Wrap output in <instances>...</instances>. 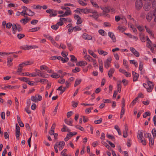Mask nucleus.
Here are the masks:
<instances>
[{
  "label": "nucleus",
  "mask_w": 156,
  "mask_h": 156,
  "mask_svg": "<svg viewBox=\"0 0 156 156\" xmlns=\"http://www.w3.org/2000/svg\"><path fill=\"white\" fill-rule=\"evenodd\" d=\"M65 145V143L64 141L57 142L54 145V148L55 152L57 153L58 152L57 148H59V150H62L64 147Z\"/></svg>",
  "instance_id": "nucleus-1"
},
{
  "label": "nucleus",
  "mask_w": 156,
  "mask_h": 156,
  "mask_svg": "<svg viewBox=\"0 0 156 156\" xmlns=\"http://www.w3.org/2000/svg\"><path fill=\"white\" fill-rule=\"evenodd\" d=\"M42 99V97L38 94L36 95L35 96H32L31 97V100L34 102H37L38 101H41Z\"/></svg>",
  "instance_id": "nucleus-2"
},
{
  "label": "nucleus",
  "mask_w": 156,
  "mask_h": 156,
  "mask_svg": "<svg viewBox=\"0 0 156 156\" xmlns=\"http://www.w3.org/2000/svg\"><path fill=\"white\" fill-rule=\"evenodd\" d=\"M44 36L50 40L52 44L56 47H58V44L53 39V38L49 35L44 34Z\"/></svg>",
  "instance_id": "nucleus-3"
},
{
  "label": "nucleus",
  "mask_w": 156,
  "mask_h": 156,
  "mask_svg": "<svg viewBox=\"0 0 156 156\" xmlns=\"http://www.w3.org/2000/svg\"><path fill=\"white\" fill-rule=\"evenodd\" d=\"M91 14L89 15L88 16L92 17L95 20H97L98 17L101 16V14H99L98 12L96 11L92 10V12H91Z\"/></svg>",
  "instance_id": "nucleus-4"
},
{
  "label": "nucleus",
  "mask_w": 156,
  "mask_h": 156,
  "mask_svg": "<svg viewBox=\"0 0 156 156\" xmlns=\"http://www.w3.org/2000/svg\"><path fill=\"white\" fill-rule=\"evenodd\" d=\"M112 60V59L111 57H109L104 62V66L105 68L108 69L111 66V63Z\"/></svg>",
  "instance_id": "nucleus-5"
},
{
  "label": "nucleus",
  "mask_w": 156,
  "mask_h": 156,
  "mask_svg": "<svg viewBox=\"0 0 156 156\" xmlns=\"http://www.w3.org/2000/svg\"><path fill=\"white\" fill-rule=\"evenodd\" d=\"M19 86H13L10 85H7L4 86L3 87L2 89L5 90H13L16 88H19Z\"/></svg>",
  "instance_id": "nucleus-6"
},
{
  "label": "nucleus",
  "mask_w": 156,
  "mask_h": 156,
  "mask_svg": "<svg viewBox=\"0 0 156 156\" xmlns=\"http://www.w3.org/2000/svg\"><path fill=\"white\" fill-rule=\"evenodd\" d=\"M143 3L141 0H137L135 3V7L136 9H140L142 7Z\"/></svg>",
  "instance_id": "nucleus-7"
},
{
  "label": "nucleus",
  "mask_w": 156,
  "mask_h": 156,
  "mask_svg": "<svg viewBox=\"0 0 156 156\" xmlns=\"http://www.w3.org/2000/svg\"><path fill=\"white\" fill-rule=\"evenodd\" d=\"M145 1H147L148 3H145L144 4V9L145 11H148L151 8V5L152 2H150L149 1H147V0H146Z\"/></svg>",
  "instance_id": "nucleus-8"
},
{
  "label": "nucleus",
  "mask_w": 156,
  "mask_h": 156,
  "mask_svg": "<svg viewBox=\"0 0 156 156\" xmlns=\"http://www.w3.org/2000/svg\"><path fill=\"white\" fill-rule=\"evenodd\" d=\"M21 49L24 50H29L32 48H37V47L35 45V46H29L28 45H25L23 46H22L21 47Z\"/></svg>",
  "instance_id": "nucleus-9"
},
{
  "label": "nucleus",
  "mask_w": 156,
  "mask_h": 156,
  "mask_svg": "<svg viewBox=\"0 0 156 156\" xmlns=\"http://www.w3.org/2000/svg\"><path fill=\"white\" fill-rule=\"evenodd\" d=\"M130 50L133 55L136 57H139L140 56L139 52L137 51L134 48L131 47L130 48Z\"/></svg>",
  "instance_id": "nucleus-10"
},
{
  "label": "nucleus",
  "mask_w": 156,
  "mask_h": 156,
  "mask_svg": "<svg viewBox=\"0 0 156 156\" xmlns=\"http://www.w3.org/2000/svg\"><path fill=\"white\" fill-rule=\"evenodd\" d=\"M82 37L83 39L87 40H91L92 39V37L91 36L88 35L86 33H84Z\"/></svg>",
  "instance_id": "nucleus-11"
},
{
  "label": "nucleus",
  "mask_w": 156,
  "mask_h": 156,
  "mask_svg": "<svg viewBox=\"0 0 156 156\" xmlns=\"http://www.w3.org/2000/svg\"><path fill=\"white\" fill-rule=\"evenodd\" d=\"M74 18L77 20L76 24H80L82 22L81 18L77 15L75 14L74 15Z\"/></svg>",
  "instance_id": "nucleus-12"
},
{
  "label": "nucleus",
  "mask_w": 156,
  "mask_h": 156,
  "mask_svg": "<svg viewBox=\"0 0 156 156\" xmlns=\"http://www.w3.org/2000/svg\"><path fill=\"white\" fill-rule=\"evenodd\" d=\"M133 76V81H136L138 80L139 77V74L134 71L132 72Z\"/></svg>",
  "instance_id": "nucleus-13"
},
{
  "label": "nucleus",
  "mask_w": 156,
  "mask_h": 156,
  "mask_svg": "<svg viewBox=\"0 0 156 156\" xmlns=\"http://www.w3.org/2000/svg\"><path fill=\"white\" fill-rule=\"evenodd\" d=\"M71 14V11L70 10V9H68L65 12L64 14H62L61 15L58 16L59 17H64L65 16H67L69 15H70Z\"/></svg>",
  "instance_id": "nucleus-14"
},
{
  "label": "nucleus",
  "mask_w": 156,
  "mask_h": 156,
  "mask_svg": "<svg viewBox=\"0 0 156 156\" xmlns=\"http://www.w3.org/2000/svg\"><path fill=\"white\" fill-rule=\"evenodd\" d=\"M108 36L111 38L113 42L116 41V39L114 34L112 32H109L108 33Z\"/></svg>",
  "instance_id": "nucleus-15"
},
{
  "label": "nucleus",
  "mask_w": 156,
  "mask_h": 156,
  "mask_svg": "<svg viewBox=\"0 0 156 156\" xmlns=\"http://www.w3.org/2000/svg\"><path fill=\"white\" fill-rule=\"evenodd\" d=\"M7 65L9 66H12V61L13 60V59L12 58H10L9 57H8L7 58Z\"/></svg>",
  "instance_id": "nucleus-16"
},
{
  "label": "nucleus",
  "mask_w": 156,
  "mask_h": 156,
  "mask_svg": "<svg viewBox=\"0 0 156 156\" xmlns=\"http://www.w3.org/2000/svg\"><path fill=\"white\" fill-rule=\"evenodd\" d=\"M115 69L114 68H111L108 71V75L110 78L112 77V74L114 73Z\"/></svg>",
  "instance_id": "nucleus-17"
},
{
  "label": "nucleus",
  "mask_w": 156,
  "mask_h": 156,
  "mask_svg": "<svg viewBox=\"0 0 156 156\" xmlns=\"http://www.w3.org/2000/svg\"><path fill=\"white\" fill-rule=\"evenodd\" d=\"M55 126L56 124L55 123H54L51 127L50 131L49 132V133L51 135H52L54 133V129L55 128Z\"/></svg>",
  "instance_id": "nucleus-18"
},
{
  "label": "nucleus",
  "mask_w": 156,
  "mask_h": 156,
  "mask_svg": "<svg viewBox=\"0 0 156 156\" xmlns=\"http://www.w3.org/2000/svg\"><path fill=\"white\" fill-rule=\"evenodd\" d=\"M98 51L100 55H102L104 56L106 55L108 53L107 51L99 49L98 50Z\"/></svg>",
  "instance_id": "nucleus-19"
},
{
  "label": "nucleus",
  "mask_w": 156,
  "mask_h": 156,
  "mask_svg": "<svg viewBox=\"0 0 156 156\" xmlns=\"http://www.w3.org/2000/svg\"><path fill=\"white\" fill-rule=\"evenodd\" d=\"M87 64V63L85 61H81L78 62L77 65L82 66H85Z\"/></svg>",
  "instance_id": "nucleus-20"
},
{
  "label": "nucleus",
  "mask_w": 156,
  "mask_h": 156,
  "mask_svg": "<svg viewBox=\"0 0 156 156\" xmlns=\"http://www.w3.org/2000/svg\"><path fill=\"white\" fill-rule=\"evenodd\" d=\"M152 43L151 41L150 40L149 38L147 39V41L146 42V47L149 48L152 46Z\"/></svg>",
  "instance_id": "nucleus-21"
},
{
  "label": "nucleus",
  "mask_w": 156,
  "mask_h": 156,
  "mask_svg": "<svg viewBox=\"0 0 156 156\" xmlns=\"http://www.w3.org/2000/svg\"><path fill=\"white\" fill-rule=\"evenodd\" d=\"M40 82L41 83L45 84L48 83V80L44 79H40V80L36 81V82L38 83Z\"/></svg>",
  "instance_id": "nucleus-22"
},
{
  "label": "nucleus",
  "mask_w": 156,
  "mask_h": 156,
  "mask_svg": "<svg viewBox=\"0 0 156 156\" xmlns=\"http://www.w3.org/2000/svg\"><path fill=\"white\" fill-rule=\"evenodd\" d=\"M84 58L86 60H87L89 62H91V60H92V58L90 55H88L87 54L85 55L84 56Z\"/></svg>",
  "instance_id": "nucleus-23"
},
{
  "label": "nucleus",
  "mask_w": 156,
  "mask_h": 156,
  "mask_svg": "<svg viewBox=\"0 0 156 156\" xmlns=\"http://www.w3.org/2000/svg\"><path fill=\"white\" fill-rule=\"evenodd\" d=\"M128 133V128L127 127H126L125 128V130L123 132V136L124 138L126 137Z\"/></svg>",
  "instance_id": "nucleus-24"
},
{
  "label": "nucleus",
  "mask_w": 156,
  "mask_h": 156,
  "mask_svg": "<svg viewBox=\"0 0 156 156\" xmlns=\"http://www.w3.org/2000/svg\"><path fill=\"white\" fill-rule=\"evenodd\" d=\"M88 52L94 58H98V56L97 55L94 53L91 50H88Z\"/></svg>",
  "instance_id": "nucleus-25"
},
{
  "label": "nucleus",
  "mask_w": 156,
  "mask_h": 156,
  "mask_svg": "<svg viewBox=\"0 0 156 156\" xmlns=\"http://www.w3.org/2000/svg\"><path fill=\"white\" fill-rule=\"evenodd\" d=\"M34 71L35 73H37V76H39L40 77H44L42 75V73L40 71L37 69H35Z\"/></svg>",
  "instance_id": "nucleus-26"
},
{
  "label": "nucleus",
  "mask_w": 156,
  "mask_h": 156,
  "mask_svg": "<svg viewBox=\"0 0 156 156\" xmlns=\"http://www.w3.org/2000/svg\"><path fill=\"white\" fill-rule=\"evenodd\" d=\"M152 13H151V12H149L147 15L146 16V18L147 20L148 21H150L152 18Z\"/></svg>",
  "instance_id": "nucleus-27"
},
{
  "label": "nucleus",
  "mask_w": 156,
  "mask_h": 156,
  "mask_svg": "<svg viewBox=\"0 0 156 156\" xmlns=\"http://www.w3.org/2000/svg\"><path fill=\"white\" fill-rule=\"evenodd\" d=\"M143 134L142 131L141 130L139 131L138 132L137 137L138 139H141L143 138Z\"/></svg>",
  "instance_id": "nucleus-28"
},
{
  "label": "nucleus",
  "mask_w": 156,
  "mask_h": 156,
  "mask_svg": "<svg viewBox=\"0 0 156 156\" xmlns=\"http://www.w3.org/2000/svg\"><path fill=\"white\" fill-rule=\"evenodd\" d=\"M61 130L63 132H65L66 131L69 132L70 130L65 125H63V127L61 129Z\"/></svg>",
  "instance_id": "nucleus-29"
},
{
  "label": "nucleus",
  "mask_w": 156,
  "mask_h": 156,
  "mask_svg": "<svg viewBox=\"0 0 156 156\" xmlns=\"http://www.w3.org/2000/svg\"><path fill=\"white\" fill-rule=\"evenodd\" d=\"M99 34L102 36H105L106 35V33L103 30L100 29L98 30Z\"/></svg>",
  "instance_id": "nucleus-30"
},
{
  "label": "nucleus",
  "mask_w": 156,
  "mask_h": 156,
  "mask_svg": "<svg viewBox=\"0 0 156 156\" xmlns=\"http://www.w3.org/2000/svg\"><path fill=\"white\" fill-rule=\"evenodd\" d=\"M149 48H150L151 51L152 53H155L154 48L156 50V44H152V46Z\"/></svg>",
  "instance_id": "nucleus-31"
},
{
  "label": "nucleus",
  "mask_w": 156,
  "mask_h": 156,
  "mask_svg": "<svg viewBox=\"0 0 156 156\" xmlns=\"http://www.w3.org/2000/svg\"><path fill=\"white\" fill-rule=\"evenodd\" d=\"M29 20L28 18H26L25 19H23L20 20V22L24 24L27 23Z\"/></svg>",
  "instance_id": "nucleus-32"
},
{
  "label": "nucleus",
  "mask_w": 156,
  "mask_h": 156,
  "mask_svg": "<svg viewBox=\"0 0 156 156\" xmlns=\"http://www.w3.org/2000/svg\"><path fill=\"white\" fill-rule=\"evenodd\" d=\"M40 29L39 27H36L34 28H31L29 30L30 32H34L39 30Z\"/></svg>",
  "instance_id": "nucleus-33"
},
{
  "label": "nucleus",
  "mask_w": 156,
  "mask_h": 156,
  "mask_svg": "<svg viewBox=\"0 0 156 156\" xmlns=\"http://www.w3.org/2000/svg\"><path fill=\"white\" fill-rule=\"evenodd\" d=\"M145 28L147 32H148L151 36H153V34L152 33V31L149 28H148L146 26H145Z\"/></svg>",
  "instance_id": "nucleus-34"
},
{
  "label": "nucleus",
  "mask_w": 156,
  "mask_h": 156,
  "mask_svg": "<svg viewBox=\"0 0 156 156\" xmlns=\"http://www.w3.org/2000/svg\"><path fill=\"white\" fill-rule=\"evenodd\" d=\"M27 11L28 12V13H27V16H32L34 15V12L32 11L30 9H28Z\"/></svg>",
  "instance_id": "nucleus-35"
},
{
  "label": "nucleus",
  "mask_w": 156,
  "mask_h": 156,
  "mask_svg": "<svg viewBox=\"0 0 156 156\" xmlns=\"http://www.w3.org/2000/svg\"><path fill=\"white\" fill-rule=\"evenodd\" d=\"M57 11H53L52 13H51L49 15V17H51L56 16L57 15Z\"/></svg>",
  "instance_id": "nucleus-36"
},
{
  "label": "nucleus",
  "mask_w": 156,
  "mask_h": 156,
  "mask_svg": "<svg viewBox=\"0 0 156 156\" xmlns=\"http://www.w3.org/2000/svg\"><path fill=\"white\" fill-rule=\"evenodd\" d=\"M73 31L76 32L77 31L81 30H82L81 28L78 26H75L73 27Z\"/></svg>",
  "instance_id": "nucleus-37"
},
{
  "label": "nucleus",
  "mask_w": 156,
  "mask_h": 156,
  "mask_svg": "<svg viewBox=\"0 0 156 156\" xmlns=\"http://www.w3.org/2000/svg\"><path fill=\"white\" fill-rule=\"evenodd\" d=\"M67 45L69 50L70 51H72L73 49V47L72 46V44L70 43H67Z\"/></svg>",
  "instance_id": "nucleus-38"
},
{
  "label": "nucleus",
  "mask_w": 156,
  "mask_h": 156,
  "mask_svg": "<svg viewBox=\"0 0 156 156\" xmlns=\"http://www.w3.org/2000/svg\"><path fill=\"white\" fill-rule=\"evenodd\" d=\"M65 122L66 124L68 125L71 126H72V124L73 123V121L72 120H68L66 119L65 121Z\"/></svg>",
  "instance_id": "nucleus-39"
},
{
  "label": "nucleus",
  "mask_w": 156,
  "mask_h": 156,
  "mask_svg": "<svg viewBox=\"0 0 156 156\" xmlns=\"http://www.w3.org/2000/svg\"><path fill=\"white\" fill-rule=\"evenodd\" d=\"M149 145L151 147H152L154 143V141L152 139L150 138L149 139Z\"/></svg>",
  "instance_id": "nucleus-40"
},
{
  "label": "nucleus",
  "mask_w": 156,
  "mask_h": 156,
  "mask_svg": "<svg viewBox=\"0 0 156 156\" xmlns=\"http://www.w3.org/2000/svg\"><path fill=\"white\" fill-rule=\"evenodd\" d=\"M51 77H52L53 78H59L60 76L57 73H53L52 74L51 76Z\"/></svg>",
  "instance_id": "nucleus-41"
},
{
  "label": "nucleus",
  "mask_w": 156,
  "mask_h": 156,
  "mask_svg": "<svg viewBox=\"0 0 156 156\" xmlns=\"http://www.w3.org/2000/svg\"><path fill=\"white\" fill-rule=\"evenodd\" d=\"M81 79H77L75 81V83L74 85V87H76L81 82Z\"/></svg>",
  "instance_id": "nucleus-42"
},
{
  "label": "nucleus",
  "mask_w": 156,
  "mask_h": 156,
  "mask_svg": "<svg viewBox=\"0 0 156 156\" xmlns=\"http://www.w3.org/2000/svg\"><path fill=\"white\" fill-rule=\"evenodd\" d=\"M70 57H71L70 60L71 61L73 62H76L77 61V58L73 55H71Z\"/></svg>",
  "instance_id": "nucleus-43"
},
{
  "label": "nucleus",
  "mask_w": 156,
  "mask_h": 156,
  "mask_svg": "<svg viewBox=\"0 0 156 156\" xmlns=\"http://www.w3.org/2000/svg\"><path fill=\"white\" fill-rule=\"evenodd\" d=\"M90 2L94 7L97 8H99V6L96 2H94L93 0H91Z\"/></svg>",
  "instance_id": "nucleus-44"
},
{
  "label": "nucleus",
  "mask_w": 156,
  "mask_h": 156,
  "mask_svg": "<svg viewBox=\"0 0 156 156\" xmlns=\"http://www.w3.org/2000/svg\"><path fill=\"white\" fill-rule=\"evenodd\" d=\"M12 28L13 34H15L16 30H17V26L15 24H13L12 25Z\"/></svg>",
  "instance_id": "nucleus-45"
},
{
  "label": "nucleus",
  "mask_w": 156,
  "mask_h": 156,
  "mask_svg": "<svg viewBox=\"0 0 156 156\" xmlns=\"http://www.w3.org/2000/svg\"><path fill=\"white\" fill-rule=\"evenodd\" d=\"M66 89V88L65 87H63L62 86H61L59 87L57 89V90H60L61 92H62V93L63 92L65 91Z\"/></svg>",
  "instance_id": "nucleus-46"
},
{
  "label": "nucleus",
  "mask_w": 156,
  "mask_h": 156,
  "mask_svg": "<svg viewBox=\"0 0 156 156\" xmlns=\"http://www.w3.org/2000/svg\"><path fill=\"white\" fill-rule=\"evenodd\" d=\"M154 86H148V87L146 88L147 91L148 92H151L153 89Z\"/></svg>",
  "instance_id": "nucleus-47"
},
{
  "label": "nucleus",
  "mask_w": 156,
  "mask_h": 156,
  "mask_svg": "<svg viewBox=\"0 0 156 156\" xmlns=\"http://www.w3.org/2000/svg\"><path fill=\"white\" fill-rule=\"evenodd\" d=\"M72 136H71V134H70L69 133L67 135L66 137L64 139V140L65 141H68L69 139H70Z\"/></svg>",
  "instance_id": "nucleus-48"
},
{
  "label": "nucleus",
  "mask_w": 156,
  "mask_h": 156,
  "mask_svg": "<svg viewBox=\"0 0 156 156\" xmlns=\"http://www.w3.org/2000/svg\"><path fill=\"white\" fill-rule=\"evenodd\" d=\"M102 121V118H100L99 119L97 120H95L94 122L95 124H99L101 123Z\"/></svg>",
  "instance_id": "nucleus-49"
},
{
  "label": "nucleus",
  "mask_w": 156,
  "mask_h": 156,
  "mask_svg": "<svg viewBox=\"0 0 156 156\" xmlns=\"http://www.w3.org/2000/svg\"><path fill=\"white\" fill-rule=\"evenodd\" d=\"M32 7H33V9H41L42 8V6L40 5H34L32 6Z\"/></svg>",
  "instance_id": "nucleus-50"
},
{
  "label": "nucleus",
  "mask_w": 156,
  "mask_h": 156,
  "mask_svg": "<svg viewBox=\"0 0 156 156\" xmlns=\"http://www.w3.org/2000/svg\"><path fill=\"white\" fill-rule=\"evenodd\" d=\"M110 9L109 7H105V9H103V12H107L108 13L110 12Z\"/></svg>",
  "instance_id": "nucleus-51"
},
{
  "label": "nucleus",
  "mask_w": 156,
  "mask_h": 156,
  "mask_svg": "<svg viewBox=\"0 0 156 156\" xmlns=\"http://www.w3.org/2000/svg\"><path fill=\"white\" fill-rule=\"evenodd\" d=\"M75 127L76 129H79L81 131H84V128L83 127H82V126H81L79 125H77Z\"/></svg>",
  "instance_id": "nucleus-52"
},
{
  "label": "nucleus",
  "mask_w": 156,
  "mask_h": 156,
  "mask_svg": "<svg viewBox=\"0 0 156 156\" xmlns=\"http://www.w3.org/2000/svg\"><path fill=\"white\" fill-rule=\"evenodd\" d=\"M130 63L131 64H134L136 67H137L138 66V64L134 60H130Z\"/></svg>",
  "instance_id": "nucleus-53"
},
{
  "label": "nucleus",
  "mask_w": 156,
  "mask_h": 156,
  "mask_svg": "<svg viewBox=\"0 0 156 156\" xmlns=\"http://www.w3.org/2000/svg\"><path fill=\"white\" fill-rule=\"evenodd\" d=\"M51 27L52 29L56 30L58 28V26L56 24L51 26Z\"/></svg>",
  "instance_id": "nucleus-54"
},
{
  "label": "nucleus",
  "mask_w": 156,
  "mask_h": 156,
  "mask_svg": "<svg viewBox=\"0 0 156 156\" xmlns=\"http://www.w3.org/2000/svg\"><path fill=\"white\" fill-rule=\"evenodd\" d=\"M117 92H120L121 91V86L120 84L118 83L117 85Z\"/></svg>",
  "instance_id": "nucleus-55"
},
{
  "label": "nucleus",
  "mask_w": 156,
  "mask_h": 156,
  "mask_svg": "<svg viewBox=\"0 0 156 156\" xmlns=\"http://www.w3.org/2000/svg\"><path fill=\"white\" fill-rule=\"evenodd\" d=\"M18 79L22 81H25L27 82L28 81V80H29L28 78L26 77L20 78Z\"/></svg>",
  "instance_id": "nucleus-56"
},
{
  "label": "nucleus",
  "mask_w": 156,
  "mask_h": 156,
  "mask_svg": "<svg viewBox=\"0 0 156 156\" xmlns=\"http://www.w3.org/2000/svg\"><path fill=\"white\" fill-rule=\"evenodd\" d=\"M140 39L141 40V41L142 42H144L145 41L146 39L144 36L143 35H141L140 36Z\"/></svg>",
  "instance_id": "nucleus-57"
},
{
  "label": "nucleus",
  "mask_w": 156,
  "mask_h": 156,
  "mask_svg": "<svg viewBox=\"0 0 156 156\" xmlns=\"http://www.w3.org/2000/svg\"><path fill=\"white\" fill-rule=\"evenodd\" d=\"M136 27L140 31H143L144 30V28L141 26H137Z\"/></svg>",
  "instance_id": "nucleus-58"
},
{
  "label": "nucleus",
  "mask_w": 156,
  "mask_h": 156,
  "mask_svg": "<svg viewBox=\"0 0 156 156\" xmlns=\"http://www.w3.org/2000/svg\"><path fill=\"white\" fill-rule=\"evenodd\" d=\"M79 3L80 5L83 6H86L87 5V3L84 2L83 1L81 0H79Z\"/></svg>",
  "instance_id": "nucleus-59"
},
{
  "label": "nucleus",
  "mask_w": 156,
  "mask_h": 156,
  "mask_svg": "<svg viewBox=\"0 0 156 156\" xmlns=\"http://www.w3.org/2000/svg\"><path fill=\"white\" fill-rule=\"evenodd\" d=\"M153 15L154 16V21L156 22V8L155 9L153 12Z\"/></svg>",
  "instance_id": "nucleus-60"
},
{
  "label": "nucleus",
  "mask_w": 156,
  "mask_h": 156,
  "mask_svg": "<svg viewBox=\"0 0 156 156\" xmlns=\"http://www.w3.org/2000/svg\"><path fill=\"white\" fill-rule=\"evenodd\" d=\"M40 69L41 70H48V68L45 65H42L40 66Z\"/></svg>",
  "instance_id": "nucleus-61"
},
{
  "label": "nucleus",
  "mask_w": 156,
  "mask_h": 156,
  "mask_svg": "<svg viewBox=\"0 0 156 156\" xmlns=\"http://www.w3.org/2000/svg\"><path fill=\"white\" fill-rule=\"evenodd\" d=\"M69 59L68 58H63L62 57L60 60L62 61L63 63H65L68 62L69 60Z\"/></svg>",
  "instance_id": "nucleus-62"
},
{
  "label": "nucleus",
  "mask_w": 156,
  "mask_h": 156,
  "mask_svg": "<svg viewBox=\"0 0 156 156\" xmlns=\"http://www.w3.org/2000/svg\"><path fill=\"white\" fill-rule=\"evenodd\" d=\"M92 9H88L87 8H86L85 9V14H87L89 13H91L92 12Z\"/></svg>",
  "instance_id": "nucleus-63"
},
{
  "label": "nucleus",
  "mask_w": 156,
  "mask_h": 156,
  "mask_svg": "<svg viewBox=\"0 0 156 156\" xmlns=\"http://www.w3.org/2000/svg\"><path fill=\"white\" fill-rule=\"evenodd\" d=\"M80 71V69L78 67H76L75 69L72 70V72L74 73H76L77 72H79Z\"/></svg>",
  "instance_id": "nucleus-64"
}]
</instances>
